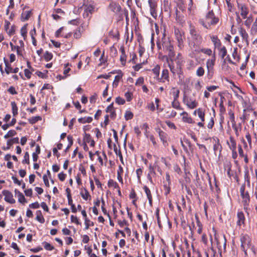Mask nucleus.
Returning <instances> with one entry per match:
<instances>
[{
    "mask_svg": "<svg viewBox=\"0 0 257 257\" xmlns=\"http://www.w3.org/2000/svg\"><path fill=\"white\" fill-rule=\"evenodd\" d=\"M93 118L91 116H85L78 118V121L81 123H90L92 121Z\"/></svg>",
    "mask_w": 257,
    "mask_h": 257,
    "instance_id": "ea45409f",
    "label": "nucleus"
},
{
    "mask_svg": "<svg viewBox=\"0 0 257 257\" xmlns=\"http://www.w3.org/2000/svg\"><path fill=\"white\" fill-rule=\"evenodd\" d=\"M180 91L175 87L172 88L171 91V94L172 95L173 99H178L179 96Z\"/></svg>",
    "mask_w": 257,
    "mask_h": 257,
    "instance_id": "79ce46f5",
    "label": "nucleus"
},
{
    "mask_svg": "<svg viewBox=\"0 0 257 257\" xmlns=\"http://www.w3.org/2000/svg\"><path fill=\"white\" fill-rule=\"evenodd\" d=\"M3 194L5 196V200L11 204H14L16 202L15 200L13 198V194L9 190H4L2 192Z\"/></svg>",
    "mask_w": 257,
    "mask_h": 257,
    "instance_id": "f3484780",
    "label": "nucleus"
},
{
    "mask_svg": "<svg viewBox=\"0 0 257 257\" xmlns=\"http://www.w3.org/2000/svg\"><path fill=\"white\" fill-rule=\"evenodd\" d=\"M80 195L82 198L85 200H87L88 199L91 198V196L88 191L85 188L81 191Z\"/></svg>",
    "mask_w": 257,
    "mask_h": 257,
    "instance_id": "e433bc0d",
    "label": "nucleus"
},
{
    "mask_svg": "<svg viewBox=\"0 0 257 257\" xmlns=\"http://www.w3.org/2000/svg\"><path fill=\"white\" fill-rule=\"evenodd\" d=\"M237 221L236 224L238 226L240 227L241 225L245 224V218L244 213L242 211H238L237 213Z\"/></svg>",
    "mask_w": 257,
    "mask_h": 257,
    "instance_id": "a211bd4d",
    "label": "nucleus"
},
{
    "mask_svg": "<svg viewBox=\"0 0 257 257\" xmlns=\"http://www.w3.org/2000/svg\"><path fill=\"white\" fill-rule=\"evenodd\" d=\"M172 106L178 110H182L183 108L180 106V104L178 99H173V101L172 102Z\"/></svg>",
    "mask_w": 257,
    "mask_h": 257,
    "instance_id": "864d4df0",
    "label": "nucleus"
},
{
    "mask_svg": "<svg viewBox=\"0 0 257 257\" xmlns=\"http://www.w3.org/2000/svg\"><path fill=\"white\" fill-rule=\"evenodd\" d=\"M183 102L188 108L191 109L197 107L198 105V102L195 99L188 97L186 95L184 96Z\"/></svg>",
    "mask_w": 257,
    "mask_h": 257,
    "instance_id": "39448f33",
    "label": "nucleus"
},
{
    "mask_svg": "<svg viewBox=\"0 0 257 257\" xmlns=\"http://www.w3.org/2000/svg\"><path fill=\"white\" fill-rule=\"evenodd\" d=\"M133 94L132 92L131 91H127L125 94H124V96L127 100V101H131L132 99H133Z\"/></svg>",
    "mask_w": 257,
    "mask_h": 257,
    "instance_id": "774afa93",
    "label": "nucleus"
},
{
    "mask_svg": "<svg viewBox=\"0 0 257 257\" xmlns=\"http://www.w3.org/2000/svg\"><path fill=\"white\" fill-rule=\"evenodd\" d=\"M11 106L12 108V113L13 116L15 117L18 113V108L16 103L15 101L11 102Z\"/></svg>",
    "mask_w": 257,
    "mask_h": 257,
    "instance_id": "49530a36",
    "label": "nucleus"
},
{
    "mask_svg": "<svg viewBox=\"0 0 257 257\" xmlns=\"http://www.w3.org/2000/svg\"><path fill=\"white\" fill-rule=\"evenodd\" d=\"M42 119V118L40 116H33L31 118H30L28 119V121L31 124H34L36 123L37 121L41 120Z\"/></svg>",
    "mask_w": 257,
    "mask_h": 257,
    "instance_id": "6e6d98bb",
    "label": "nucleus"
},
{
    "mask_svg": "<svg viewBox=\"0 0 257 257\" xmlns=\"http://www.w3.org/2000/svg\"><path fill=\"white\" fill-rule=\"evenodd\" d=\"M108 9L115 14H118L121 9L119 4L115 2H111L108 6Z\"/></svg>",
    "mask_w": 257,
    "mask_h": 257,
    "instance_id": "4468645a",
    "label": "nucleus"
},
{
    "mask_svg": "<svg viewBox=\"0 0 257 257\" xmlns=\"http://www.w3.org/2000/svg\"><path fill=\"white\" fill-rule=\"evenodd\" d=\"M36 219L41 223H44L45 222V218L42 215V212L41 210H37L36 212Z\"/></svg>",
    "mask_w": 257,
    "mask_h": 257,
    "instance_id": "58836bf2",
    "label": "nucleus"
},
{
    "mask_svg": "<svg viewBox=\"0 0 257 257\" xmlns=\"http://www.w3.org/2000/svg\"><path fill=\"white\" fill-rule=\"evenodd\" d=\"M120 75H116L114 77V80L112 83V86L114 88L117 87L119 81L122 77V74L121 71H120Z\"/></svg>",
    "mask_w": 257,
    "mask_h": 257,
    "instance_id": "a19ab883",
    "label": "nucleus"
},
{
    "mask_svg": "<svg viewBox=\"0 0 257 257\" xmlns=\"http://www.w3.org/2000/svg\"><path fill=\"white\" fill-rule=\"evenodd\" d=\"M216 61V56H215V52H214L213 54V55L211 57V58L208 59L206 61V67L207 68V70L209 73H211L212 70L214 69V66L215 63Z\"/></svg>",
    "mask_w": 257,
    "mask_h": 257,
    "instance_id": "f8f14e48",
    "label": "nucleus"
},
{
    "mask_svg": "<svg viewBox=\"0 0 257 257\" xmlns=\"http://www.w3.org/2000/svg\"><path fill=\"white\" fill-rule=\"evenodd\" d=\"M246 20L244 21V25L249 28L253 22L252 16L250 15L246 18Z\"/></svg>",
    "mask_w": 257,
    "mask_h": 257,
    "instance_id": "603ef678",
    "label": "nucleus"
},
{
    "mask_svg": "<svg viewBox=\"0 0 257 257\" xmlns=\"http://www.w3.org/2000/svg\"><path fill=\"white\" fill-rule=\"evenodd\" d=\"M168 66L169 67L171 72L173 74V76H175L176 74L180 75L182 73V70H181L177 66H175L174 62L169 64Z\"/></svg>",
    "mask_w": 257,
    "mask_h": 257,
    "instance_id": "5701e85b",
    "label": "nucleus"
},
{
    "mask_svg": "<svg viewBox=\"0 0 257 257\" xmlns=\"http://www.w3.org/2000/svg\"><path fill=\"white\" fill-rule=\"evenodd\" d=\"M198 111V116L201 119L200 122L197 123V125L202 128H205L204 121H205V110L203 108L199 107L197 109Z\"/></svg>",
    "mask_w": 257,
    "mask_h": 257,
    "instance_id": "1a4fd4ad",
    "label": "nucleus"
},
{
    "mask_svg": "<svg viewBox=\"0 0 257 257\" xmlns=\"http://www.w3.org/2000/svg\"><path fill=\"white\" fill-rule=\"evenodd\" d=\"M92 140V137L90 134H87L86 133H84L83 137L84 143H89Z\"/></svg>",
    "mask_w": 257,
    "mask_h": 257,
    "instance_id": "680f3d73",
    "label": "nucleus"
},
{
    "mask_svg": "<svg viewBox=\"0 0 257 257\" xmlns=\"http://www.w3.org/2000/svg\"><path fill=\"white\" fill-rule=\"evenodd\" d=\"M238 32L242 39V41L248 46L249 45L248 35L246 30L243 28L240 27L238 30Z\"/></svg>",
    "mask_w": 257,
    "mask_h": 257,
    "instance_id": "6ab92c4d",
    "label": "nucleus"
},
{
    "mask_svg": "<svg viewBox=\"0 0 257 257\" xmlns=\"http://www.w3.org/2000/svg\"><path fill=\"white\" fill-rule=\"evenodd\" d=\"M53 58V54L52 53L46 51L44 55V59L46 62L50 61Z\"/></svg>",
    "mask_w": 257,
    "mask_h": 257,
    "instance_id": "13d9d810",
    "label": "nucleus"
},
{
    "mask_svg": "<svg viewBox=\"0 0 257 257\" xmlns=\"http://www.w3.org/2000/svg\"><path fill=\"white\" fill-rule=\"evenodd\" d=\"M70 64L69 63H67L65 64L64 67V71H63V74L64 76H62L60 75V77H62V79H65L67 76H69V74H68V73L71 70V68L69 67Z\"/></svg>",
    "mask_w": 257,
    "mask_h": 257,
    "instance_id": "c9c22d12",
    "label": "nucleus"
},
{
    "mask_svg": "<svg viewBox=\"0 0 257 257\" xmlns=\"http://www.w3.org/2000/svg\"><path fill=\"white\" fill-rule=\"evenodd\" d=\"M250 34L252 36H254L257 34V18L252 26Z\"/></svg>",
    "mask_w": 257,
    "mask_h": 257,
    "instance_id": "09e8293b",
    "label": "nucleus"
},
{
    "mask_svg": "<svg viewBox=\"0 0 257 257\" xmlns=\"http://www.w3.org/2000/svg\"><path fill=\"white\" fill-rule=\"evenodd\" d=\"M218 51L219 55L221 59H224V57L226 56L227 53L226 47L225 46H223V47H221V48L219 49Z\"/></svg>",
    "mask_w": 257,
    "mask_h": 257,
    "instance_id": "37998d69",
    "label": "nucleus"
},
{
    "mask_svg": "<svg viewBox=\"0 0 257 257\" xmlns=\"http://www.w3.org/2000/svg\"><path fill=\"white\" fill-rule=\"evenodd\" d=\"M143 189L146 194V196L147 197V198L149 200V205L151 206H152L153 205V197L152 195L151 191L150 189L149 188V187L147 186H144L143 187Z\"/></svg>",
    "mask_w": 257,
    "mask_h": 257,
    "instance_id": "a878e982",
    "label": "nucleus"
},
{
    "mask_svg": "<svg viewBox=\"0 0 257 257\" xmlns=\"http://www.w3.org/2000/svg\"><path fill=\"white\" fill-rule=\"evenodd\" d=\"M152 71L154 74V79L158 80L160 72V66L158 64L155 65L154 68L152 69Z\"/></svg>",
    "mask_w": 257,
    "mask_h": 257,
    "instance_id": "c756f323",
    "label": "nucleus"
},
{
    "mask_svg": "<svg viewBox=\"0 0 257 257\" xmlns=\"http://www.w3.org/2000/svg\"><path fill=\"white\" fill-rule=\"evenodd\" d=\"M210 39L214 45V52H215V49H217L218 50L223 47L222 45V43L220 40L218 38V37L216 35H210Z\"/></svg>",
    "mask_w": 257,
    "mask_h": 257,
    "instance_id": "9b49d317",
    "label": "nucleus"
},
{
    "mask_svg": "<svg viewBox=\"0 0 257 257\" xmlns=\"http://www.w3.org/2000/svg\"><path fill=\"white\" fill-rule=\"evenodd\" d=\"M189 33L192 38V42L191 43L194 49L198 48L203 42V38L202 35L196 30L195 26L192 24L189 26Z\"/></svg>",
    "mask_w": 257,
    "mask_h": 257,
    "instance_id": "7ed1b4c3",
    "label": "nucleus"
},
{
    "mask_svg": "<svg viewBox=\"0 0 257 257\" xmlns=\"http://www.w3.org/2000/svg\"><path fill=\"white\" fill-rule=\"evenodd\" d=\"M17 134V132L16 131L14 130H11L9 131L6 135H5L4 138L5 139H8L10 137H12L14 136H15Z\"/></svg>",
    "mask_w": 257,
    "mask_h": 257,
    "instance_id": "69168bd1",
    "label": "nucleus"
},
{
    "mask_svg": "<svg viewBox=\"0 0 257 257\" xmlns=\"http://www.w3.org/2000/svg\"><path fill=\"white\" fill-rule=\"evenodd\" d=\"M252 198L255 203V209L257 212V186L255 187L254 190L252 189Z\"/></svg>",
    "mask_w": 257,
    "mask_h": 257,
    "instance_id": "c03bdc74",
    "label": "nucleus"
},
{
    "mask_svg": "<svg viewBox=\"0 0 257 257\" xmlns=\"http://www.w3.org/2000/svg\"><path fill=\"white\" fill-rule=\"evenodd\" d=\"M250 190V188H247L245 183H244L240 187L239 191L241 204L247 214L249 213L250 209L249 206L252 198Z\"/></svg>",
    "mask_w": 257,
    "mask_h": 257,
    "instance_id": "f257e3e1",
    "label": "nucleus"
},
{
    "mask_svg": "<svg viewBox=\"0 0 257 257\" xmlns=\"http://www.w3.org/2000/svg\"><path fill=\"white\" fill-rule=\"evenodd\" d=\"M119 50L121 53V55L120 56V61L122 65L124 66L126 62V55L125 54L124 47L121 46Z\"/></svg>",
    "mask_w": 257,
    "mask_h": 257,
    "instance_id": "bb28decb",
    "label": "nucleus"
},
{
    "mask_svg": "<svg viewBox=\"0 0 257 257\" xmlns=\"http://www.w3.org/2000/svg\"><path fill=\"white\" fill-rule=\"evenodd\" d=\"M83 5L85 6V7L84 13L83 14V17L84 18H86L89 17V15H91L94 12L95 7L94 6L91 4L86 5L83 4Z\"/></svg>",
    "mask_w": 257,
    "mask_h": 257,
    "instance_id": "dca6fc26",
    "label": "nucleus"
},
{
    "mask_svg": "<svg viewBox=\"0 0 257 257\" xmlns=\"http://www.w3.org/2000/svg\"><path fill=\"white\" fill-rule=\"evenodd\" d=\"M181 115L182 116V121L184 122L188 123H194L195 121L189 115L188 113L186 111H183L181 113Z\"/></svg>",
    "mask_w": 257,
    "mask_h": 257,
    "instance_id": "4be33fe9",
    "label": "nucleus"
},
{
    "mask_svg": "<svg viewBox=\"0 0 257 257\" xmlns=\"http://www.w3.org/2000/svg\"><path fill=\"white\" fill-rule=\"evenodd\" d=\"M32 14V11H23L21 16V21L23 22L29 20Z\"/></svg>",
    "mask_w": 257,
    "mask_h": 257,
    "instance_id": "c85d7f7f",
    "label": "nucleus"
},
{
    "mask_svg": "<svg viewBox=\"0 0 257 257\" xmlns=\"http://www.w3.org/2000/svg\"><path fill=\"white\" fill-rule=\"evenodd\" d=\"M195 8V6H194L193 0H189V4L188 5V12L189 15H194Z\"/></svg>",
    "mask_w": 257,
    "mask_h": 257,
    "instance_id": "4c0bfd02",
    "label": "nucleus"
},
{
    "mask_svg": "<svg viewBox=\"0 0 257 257\" xmlns=\"http://www.w3.org/2000/svg\"><path fill=\"white\" fill-rule=\"evenodd\" d=\"M27 26L28 24L25 25L21 29V34L24 40L26 39L27 36Z\"/></svg>",
    "mask_w": 257,
    "mask_h": 257,
    "instance_id": "3c124183",
    "label": "nucleus"
},
{
    "mask_svg": "<svg viewBox=\"0 0 257 257\" xmlns=\"http://www.w3.org/2000/svg\"><path fill=\"white\" fill-rule=\"evenodd\" d=\"M148 3L150 8V13L151 16L154 18H156L157 17V4L155 0H149Z\"/></svg>",
    "mask_w": 257,
    "mask_h": 257,
    "instance_id": "ddd939ff",
    "label": "nucleus"
},
{
    "mask_svg": "<svg viewBox=\"0 0 257 257\" xmlns=\"http://www.w3.org/2000/svg\"><path fill=\"white\" fill-rule=\"evenodd\" d=\"M67 140L68 141V145H67V147L65 150V152H67L70 149V148L71 147L73 143V140L72 136H68L67 137Z\"/></svg>",
    "mask_w": 257,
    "mask_h": 257,
    "instance_id": "338daca9",
    "label": "nucleus"
},
{
    "mask_svg": "<svg viewBox=\"0 0 257 257\" xmlns=\"http://www.w3.org/2000/svg\"><path fill=\"white\" fill-rule=\"evenodd\" d=\"M212 111H213V116H212L209 120V122H208V124H207V128L208 129H210V130H211L213 126H214V118L215 117V109L212 108Z\"/></svg>",
    "mask_w": 257,
    "mask_h": 257,
    "instance_id": "7c9ffc66",
    "label": "nucleus"
},
{
    "mask_svg": "<svg viewBox=\"0 0 257 257\" xmlns=\"http://www.w3.org/2000/svg\"><path fill=\"white\" fill-rule=\"evenodd\" d=\"M232 57L236 62H239L240 59V55L238 54L237 52V48H234L233 49V52L232 53Z\"/></svg>",
    "mask_w": 257,
    "mask_h": 257,
    "instance_id": "a18cd8bd",
    "label": "nucleus"
},
{
    "mask_svg": "<svg viewBox=\"0 0 257 257\" xmlns=\"http://www.w3.org/2000/svg\"><path fill=\"white\" fill-rule=\"evenodd\" d=\"M223 99H224L223 97L221 98L220 102V103L219 105V111H220V113H221V114L224 113L226 111L225 107H224V106L223 105Z\"/></svg>",
    "mask_w": 257,
    "mask_h": 257,
    "instance_id": "052dcab7",
    "label": "nucleus"
},
{
    "mask_svg": "<svg viewBox=\"0 0 257 257\" xmlns=\"http://www.w3.org/2000/svg\"><path fill=\"white\" fill-rule=\"evenodd\" d=\"M170 185L169 183H165L164 182L163 188L164 190V194L167 196L170 192Z\"/></svg>",
    "mask_w": 257,
    "mask_h": 257,
    "instance_id": "de8ad7c7",
    "label": "nucleus"
},
{
    "mask_svg": "<svg viewBox=\"0 0 257 257\" xmlns=\"http://www.w3.org/2000/svg\"><path fill=\"white\" fill-rule=\"evenodd\" d=\"M206 257H216V251L213 247H208L205 250Z\"/></svg>",
    "mask_w": 257,
    "mask_h": 257,
    "instance_id": "cd10ccee",
    "label": "nucleus"
},
{
    "mask_svg": "<svg viewBox=\"0 0 257 257\" xmlns=\"http://www.w3.org/2000/svg\"><path fill=\"white\" fill-rule=\"evenodd\" d=\"M237 7L242 19H246L249 12L248 8L244 4L240 3H237Z\"/></svg>",
    "mask_w": 257,
    "mask_h": 257,
    "instance_id": "9d476101",
    "label": "nucleus"
},
{
    "mask_svg": "<svg viewBox=\"0 0 257 257\" xmlns=\"http://www.w3.org/2000/svg\"><path fill=\"white\" fill-rule=\"evenodd\" d=\"M244 180L246 182V187L248 188H250V177L248 172H246L244 174Z\"/></svg>",
    "mask_w": 257,
    "mask_h": 257,
    "instance_id": "5fc2aeb1",
    "label": "nucleus"
},
{
    "mask_svg": "<svg viewBox=\"0 0 257 257\" xmlns=\"http://www.w3.org/2000/svg\"><path fill=\"white\" fill-rule=\"evenodd\" d=\"M201 53L207 55V56H212V51L210 48H202L200 51Z\"/></svg>",
    "mask_w": 257,
    "mask_h": 257,
    "instance_id": "bf43d9fd",
    "label": "nucleus"
},
{
    "mask_svg": "<svg viewBox=\"0 0 257 257\" xmlns=\"http://www.w3.org/2000/svg\"><path fill=\"white\" fill-rule=\"evenodd\" d=\"M237 148L239 157L243 158L245 163L247 164L249 162L247 155L244 153L242 146L240 145H238Z\"/></svg>",
    "mask_w": 257,
    "mask_h": 257,
    "instance_id": "393cba45",
    "label": "nucleus"
},
{
    "mask_svg": "<svg viewBox=\"0 0 257 257\" xmlns=\"http://www.w3.org/2000/svg\"><path fill=\"white\" fill-rule=\"evenodd\" d=\"M4 62L5 64V72L7 74H9L11 73H16L19 71V68L16 67L14 69L11 67V65L9 64L8 60L6 58H4Z\"/></svg>",
    "mask_w": 257,
    "mask_h": 257,
    "instance_id": "2eb2a0df",
    "label": "nucleus"
},
{
    "mask_svg": "<svg viewBox=\"0 0 257 257\" xmlns=\"http://www.w3.org/2000/svg\"><path fill=\"white\" fill-rule=\"evenodd\" d=\"M222 150V146L219 142V140L218 138H216V140L215 141V143L213 145V150L214 151V153L216 154L217 151H219L220 155L221 151Z\"/></svg>",
    "mask_w": 257,
    "mask_h": 257,
    "instance_id": "f704fd0d",
    "label": "nucleus"
},
{
    "mask_svg": "<svg viewBox=\"0 0 257 257\" xmlns=\"http://www.w3.org/2000/svg\"><path fill=\"white\" fill-rule=\"evenodd\" d=\"M158 81L164 83L166 81L169 82V71L167 69L162 70L161 77L159 78Z\"/></svg>",
    "mask_w": 257,
    "mask_h": 257,
    "instance_id": "412c9836",
    "label": "nucleus"
},
{
    "mask_svg": "<svg viewBox=\"0 0 257 257\" xmlns=\"http://www.w3.org/2000/svg\"><path fill=\"white\" fill-rule=\"evenodd\" d=\"M176 66L181 70H182V67L184 63V60L183 59H175Z\"/></svg>",
    "mask_w": 257,
    "mask_h": 257,
    "instance_id": "0e129e2a",
    "label": "nucleus"
},
{
    "mask_svg": "<svg viewBox=\"0 0 257 257\" xmlns=\"http://www.w3.org/2000/svg\"><path fill=\"white\" fill-rule=\"evenodd\" d=\"M232 127L235 132V136L237 137H239L242 129L236 126V122L232 124Z\"/></svg>",
    "mask_w": 257,
    "mask_h": 257,
    "instance_id": "4d7b16f0",
    "label": "nucleus"
},
{
    "mask_svg": "<svg viewBox=\"0 0 257 257\" xmlns=\"http://www.w3.org/2000/svg\"><path fill=\"white\" fill-rule=\"evenodd\" d=\"M107 185L109 188L113 187L115 189L119 188V187L117 183L112 179H110L108 180Z\"/></svg>",
    "mask_w": 257,
    "mask_h": 257,
    "instance_id": "8fccbe9b",
    "label": "nucleus"
},
{
    "mask_svg": "<svg viewBox=\"0 0 257 257\" xmlns=\"http://www.w3.org/2000/svg\"><path fill=\"white\" fill-rule=\"evenodd\" d=\"M165 49L168 53L167 55H168L170 57V59L172 60V59H175V52L173 45L171 44L170 43L167 44V45H166L165 46Z\"/></svg>",
    "mask_w": 257,
    "mask_h": 257,
    "instance_id": "aec40b11",
    "label": "nucleus"
},
{
    "mask_svg": "<svg viewBox=\"0 0 257 257\" xmlns=\"http://www.w3.org/2000/svg\"><path fill=\"white\" fill-rule=\"evenodd\" d=\"M74 37L76 39H80L81 37L82 33L80 28L77 29L74 32Z\"/></svg>",
    "mask_w": 257,
    "mask_h": 257,
    "instance_id": "e2e57ef3",
    "label": "nucleus"
},
{
    "mask_svg": "<svg viewBox=\"0 0 257 257\" xmlns=\"http://www.w3.org/2000/svg\"><path fill=\"white\" fill-rule=\"evenodd\" d=\"M15 192L16 195H18V201L19 202L21 203H25L27 202L26 199L22 193L17 189H15Z\"/></svg>",
    "mask_w": 257,
    "mask_h": 257,
    "instance_id": "2f4dec72",
    "label": "nucleus"
},
{
    "mask_svg": "<svg viewBox=\"0 0 257 257\" xmlns=\"http://www.w3.org/2000/svg\"><path fill=\"white\" fill-rule=\"evenodd\" d=\"M156 132L164 145H166L167 144V134L159 128L156 129Z\"/></svg>",
    "mask_w": 257,
    "mask_h": 257,
    "instance_id": "b1692460",
    "label": "nucleus"
},
{
    "mask_svg": "<svg viewBox=\"0 0 257 257\" xmlns=\"http://www.w3.org/2000/svg\"><path fill=\"white\" fill-rule=\"evenodd\" d=\"M219 19L216 17L213 11L209 12L204 19H200L199 23L205 28L210 29L211 26H215L218 23Z\"/></svg>",
    "mask_w": 257,
    "mask_h": 257,
    "instance_id": "f03ea898",
    "label": "nucleus"
},
{
    "mask_svg": "<svg viewBox=\"0 0 257 257\" xmlns=\"http://www.w3.org/2000/svg\"><path fill=\"white\" fill-rule=\"evenodd\" d=\"M195 218L196 221L197 226L198 227L197 232L198 234H200L202 232L203 225L202 224L201 221H200L199 218L197 214H195Z\"/></svg>",
    "mask_w": 257,
    "mask_h": 257,
    "instance_id": "72a5a7b5",
    "label": "nucleus"
},
{
    "mask_svg": "<svg viewBox=\"0 0 257 257\" xmlns=\"http://www.w3.org/2000/svg\"><path fill=\"white\" fill-rule=\"evenodd\" d=\"M206 176L209 182L210 189L211 190L212 192L214 194L215 196L218 198L219 196V194L220 192V189L217 184L216 178L214 177L215 186L213 187L211 184V177L208 173H207Z\"/></svg>",
    "mask_w": 257,
    "mask_h": 257,
    "instance_id": "0eeeda50",
    "label": "nucleus"
},
{
    "mask_svg": "<svg viewBox=\"0 0 257 257\" xmlns=\"http://www.w3.org/2000/svg\"><path fill=\"white\" fill-rule=\"evenodd\" d=\"M215 239L217 243V246L218 249V251L220 254H221L222 252V246H221V243H223V249L225 250L226 248V239L225 235H223L221 236V239H220V237L218 236H217L216 235L215 236Z\"/></svg>",
    "mask_w": 257,
    "mask_h": 257,
    "instance_id": "6e6552de",
    "label": "nucleus"
},
{
    "mask_svg": "<svg viewBox=\"0 0 257 257\" xmlns=\"http://www.w3.org/2000/svg\"><path fill=\"white\" fill-rule=\"evenodd\" d=\"M174 33L175 35L176 39L177 41L178 42V46L180 48L182 49L184 46V39H185L184 37V32L182 31L180 29L175 28L174 29Z\"/></svg>",
    "mask_w": 257,
    "mask_h": 257,
    "instance_id": "20e7f679",
    "label": "nucleus"
},
{
    "mask_svg": "<svg viewBox=\"0 0 257 257\" xmlns=\"http://www.w3.org/2000/svg\"><path fill=\"white\" fill-rule=\"evenodd\" d=\"M227 144L230 150H236V143L233 137L230 136L229 137V142H227Z\"/></svg>",
    "mask_w": 257,
    "mask_h": 257,
    "instance_id": "473e14b6",
    "label": "nucleus"
},
{
    "mask_svg": "<svg viewBox=\"0 0 257 257\" xmlns=\"http://www.w3.org/2000/svg\"><path fill=\"white\" fill-rule=\"evenodd\" d=\"M240 241L241 242L240 247H247L249 248L251 245V238L247 234L242 233L240 235Z\"/></svg>",
    "mask_w": 257,
    "mask_h": 257,
    "instance_id": "423d86ee",
    "label": "nucleus"
}]
</instances>
